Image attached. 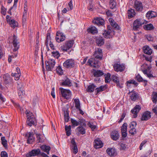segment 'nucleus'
I'll list each match as a JSON object with an SVG mask.
<instances>
[{"label": "nucleus", "mask_w": 157, "mask_h": 157, "mask_svg": "<svg viewBox=\"0 0 157 157\" xmlns=\"http://www.w3.org/2000/svg\"><path fill=\"white\" fill-rule=\"evenodd\" d=\"M45 63L46 70L48 71H52L55 65L56 62L55 60L49 59L47 61H46Z\"/></svg>", "instance_id": "5"}, {"label": "nucleus", "mask_w": 157, "mask_h": 157, "mask_svg": "<svg viewBox=\"0 0 157 157\" xmlns=\"http://www.w3.org/2000/svg\"><path fill=\"white\" fill-rule=\"evenodd\" d=\"M141 109V107L139 105H136L131 110V112L133 114V117L136 118L137 117V113L139 112Z\"/></svg>", "instance_id": "16"}, {"label": "nucleus", "mask_w": 157, "mask_h": 157, "mask_svg": "<svg viewBox=\"0 0 157 157\" xmlns=\"http://www.w3.org/2000/svg\"><path fill=\"white\" fill-rule=\"evenodd\" d=\"M78 131L82 134H84L85 133V128H78Z\"/></svg>", "instance_id": "60"}, {"label": "nucleus", "mask_w": 157, "mask_h": 157, "mask_svg": "<svg viewBox=\"0 0 157 157\" xmlns=\"http://www.w3.org/2000/svg\"><path fill=\"white\" fill-rule=\"evenodd\" d=\"M66 135L67 136H70L71 134V128H65Z\"/></svg>", "instance_id": "54"}, {"label": "nucleus", "mask_w": 157, "mask_h": 157, "mask_svg": "<svg viewBox=\"0 0 157 157\" xmlns=\"http://www.w3.org/2000/svg\"><path fill=\"white\" fill-rule=\"evenodd\" d=\"M40 154V151L39 149H34L29 151L26 154V157H30L38 155Z\"/></svg>", "instance_id": "12"}, {"label": "nucleus", "mask_w": 157, "mask_h": 157, "mask_svg": "<svg viewBox=\"0 0 157 157\" xmlns=\"http://www.w3.org/2000/svg\"><path fill=\"white\" fill-rule=\"evenodd\" d=\"M74 43L73 40L66 41L63 46H61V49L63 51L67 52L72 47Z\"/></svg>", "instance_id": "6"}, {"label": "nucleus", "mask_w": 157, "mask_h": 157, "mask_svg": "<svg viewBox=\"0 0 157 157\" xmlns=\"http://www.w3.org/2000/svg\"><path fill=\"white\" fill-rule=\"evenodd\" d=\"M106 151L107 153L110 156H114L117 154L115 149L113 148L107 149Z\"/></svg>", "instance_id": "26"}, {"label": "nucleus", "mask_w": 157, "mask_h": 157, "mask_svg": "<svg viewBox=\"0 0 157 157\" xmlns=\"http://www.w3.org/2000/svg\"><path fill=\"white\" fill-rule=\"evenodd\" d=\"M111 79L116 84L117 87L120 88H123L122 84L119 82V79L118 77L115 75H113L111 77Z\"/></svg>", "instance_id": "17"}, {"label": "nucleus", "mask_w": 157, "mask_h": 157, "mask_svg": "<svg viewBox=\"0 0 157 157\" xmlns=\"http://www.w3.org/2000/svg\"><path fill=\"white\" fill-rule=\"evenodd\" d=\"M129 132L132 135H134L136 133V128H131V129L129 130Z\"/></svg>", "instance_id": "57"}, {"label": "nucleus", "mask_w": 157, "mask_h": 157, "mask_svg": "<svg viewBox=\"0 0 157 157\" xmlns=\"http://www.w3.org/2000/svg\"><path fill=\"white\" fill-rule=\"evenodd\" d=\"M152 101L154 103L157 102V92H153L151 95Z\"/></svg>", "instance_id": "42"}, {"label": "nucleus", "mask_w": 157, "mask_h": 157, "mask_svg": "<svg viewBox=\"0 0 157 157\" xmlns=\"http://www.w3.org/2000/svg\"><path fill=\"white\" fill-rule=\"evenodd\" d=\"M120 149L122 150H125L127 148V145L125 144L121 143L120 144Z\"/></svg>", "instance_id": "53"}, {"label": "nucleus", "mask_w": 157, "mask_h": 157, "mask_svg": "<svg viewBox=\"0 0 157 157\" xmlns=\"http://www.w3.org/2000/svg\"><path fill=\"white\" fill-rule=\"evenodd\" d=\"M143 27L144 29L147 30H151L153 29L154 28L153 25L151 24L145 25Z\"/></svg>", "instance_id": "41"}, {"label": "nucleus", "mask_w": 157, "mask_h": 157, "mask_svg": "<svg viewBox=\"0 0 157 157\" xmlns=\"http://www.w3.org/2000/svg\"><path fill=\"white\" fill-rule=\"evenodd\" d=\"M65 39V36L63 34L60 32V31H58L57 32L56 39L57 42L60 43L63 41Z\"/></svg>", "instance_id": "10"}, {"label": "nucleus", "mask_w": 157, "mask_h": 157, "mask_svg": "<svg viewBox=\"0 0 157 157\" xmlns=\"http://www.w3.org/2000/svg\"><path fill=\"white\" fill-rule=\"evenodd\" d=\"M105 89V86H101L97 88L95 90V92L96 93V94H97L100 92L104 90Z\"/></svg>", "instance_id": "39"}, {"label": "nucleus", "mask_w": 157, "mask_h": 157, "mask_svg": "<svg viewBox=\"0 0 157 157\" xmlns=\"http://www.w3.org/2000/svg\"><path fill=\"white\" fill-rule=\"evenodd\" d=\"M87 125L90 128H96L97 124L95 122L90 121L87 123Z\"/></svg>", "instance_id": "46"}, {"label": "nucleus", "mask_w": 157, "mask_h": 157, "mask_svg": "<svg viewBox=\"0 0 157 157\" xmlns=\"http://www.w3.org/2000/svg\"><path fill=\"white\" fill-rule=\"evenodd\" d=\"M97 59L95 58L90 59L87 62L88 65L94 68H98L100 65V62Z\"/></svg>", "instance_id": "4"}, {"label": "nucleus", "mask_w": 157, "mask_h": 157, "mask_svg": "<svg viewBox=\"0 0 157 157\" xmlns=\"http://www.w3.org/2000/svg\"><path fill=\"white\" fill-rule=\"evenodd\" d=\"M130 98L132 100L135 101L137 98V94L135 93L132 94L130 96Z\"/></svg>", "instance_id": "55"}, {"label": "nucleus", "mask_w": 157, "mask_h": 157, "mask_svg": "<svg viewBox=\"0 0 157 157\" xmlns=\"http://www.w3.org/2000/svg\"><path fill=\"white\" fill-rule=\"evenodd\" d=\"M6 9L3 6H2L1 8V13L4 15H6Z\"/></svg>", "instance_id": "61"}, {"label": "nucleus", "mask_w": 157, "mask_h": 157, "mask_svg": "<svg viewBox=\"0 0 157 157\" xmlns=\"http://www.w3.org/2000/svg\"><path fill=\"white\" fill-rule=\"evenodd\" d=\"M111 137L113 140H116L119 138V134L117 131H113L111 134Z\"/></svg>", "instance_id": "25"}, {"label": "nucleus", "mask_w": 157, "mask_h": 157, "mask_svg": "<svg viewBox=\"0 0 157 157\" xmlns=\"http://www.w3.org/2000/svg\"><path fill=\"white\" fill-rule=\"evenodd\" d=\"M128 18L130 19L134 17L136 13L134 10L131 9L128 10Z\"/></svg>", "instance_id": "35"}, {"label": "nucleus", "mask_w": 157, "mask_h": 157, "mask_svg": "<svg viewBox=\"0 0 157 157\" xmlns=\"http://www.w3.org/2000/svg\"><path fill=\"white\" fill-rule=\"evenodd\" d=\"M74 102L75 103V107L78 109L80 108V103L79 100L78 99H75Z\"/></svg>", "instance_id": "47"}, {"label": "nucleus", "mask_w": 157, "mask_h": 157, "mask_svg": "<svg viewBox=\"0 0 157 157\" xmlns=\"http://www.w3.org/2000/svg\"><path fill=\"white\" fill-rule=\"evenodd\" d=\"M105 82H109L111 79V74L109 73H107L106 75H105Z\"/></svg>", "instance_id": "45"}, {"label": "nucleus", "mask_w": 157, "mask_h": 157, "mask_svg": "<svg viewBox=\"0 0 157 157\" xmlns=\"http://www.w3.org/2000/svg\"><path fill=\"white\" fill-rule=\"evenodd\" d=\"M151 116L150 112L146 111L143 114L141 120L142 121H147L151 118Z\"/></svg>", "instance_id": "19"}, {"label": "nucleus", "mask_w": 157, "mask_h": 157, "mask_svg": "<svg viewBox=\"0 0 157 157\" xmlns=\"http://www.w3.org/2000/svg\"><path fill=\"white\" fill-rule=\"evenodd\" d=\"M61 93L62 96L67 99H69L71 97V92L69 90L63 89V88H60Z\"/></svg>", "instance_id": "7"}, {"label": "nucleus", "mask_w": 157, "mask_h": 157, "mask_svg": "<svg viewBox=\"0 0 157 157\" xmlns=\"http://www.w3.org/2000/svg\"><path fill=\"white\" fill-rule=\"evenodd\" d=\"M93 56L96 59L101 60L103 57L102 50L100 48H95Z\"/></svg>", "instance_id": "8"}, {"label": "nucleus", "mask_w": 157, "mask_h": 157, "mask_svg": "<svg viewBox=\"0 0 157 157\" xmlns=\"http://www.w3.org/2000/svg\"><path fill=\"white\" fill-rule=\"evenodd\" d=\"M117 3L115 0H109V6L111 9H113L116 8Z\"/></svg>", "instance_id": "34"}, {"label": "nucleus", "mask_w": 157, "mask_h": 157, "mask_svg": "<svg viewBox=\"0 0 157 157\" xmlns=\"http://www.w3.org/2000/svg\"><path fill=\"white\" fill-rule=\"evenodd\" d=\"M74 63L72 59H68L63 63V66L67 68H72L74 67Z\"/></svg>", "instance_id": "14"}, {"label": "nucleus", "mask_w": 157, "mask_h": 157, "mask_svg": "<svg viewBox=\"0 0 157 157\" xmlns=\"http://www.w3.org/2000/svg\"><path fill=\"white\" fill-rule=\"evenodd\" d=\"M94 146L96 149L101 148L103 146V143L100 139L97 138L94 140Z\"/></svg>", "instance_id": "13"}, {"label": "nucleus", "mask_w": 157, "mask_h": 157, "mask_svg": "<svg viewBox=\"0 0 157 157\" xmlns=\"http://www.w3.org/2000/svg\"><path fill=\"white\" fill-rule=\"evenodd\" d=\"M143 23H142L139 20L136 19L135 20L133 24V29L134 30H137L141 26Z\"/></svg>", "instance_id": "20"}, {"label": "nucleus", "mask_w": 157, "mask_h": 157, "mask_svg": "<svg viewBox=\"0 0 157 157\" xmlns=\"http://www.w3.org/2000/svg\"><path fill=\"white\" fill-rule=\"evenodd\" d=\"M26 20L27 14H25V13H23L22 22V24L23 26H25L26 25Z\"/></svg>", "instance_id": "43"}, {"label": "nucleus", "mask_w": 157, "mask_h": 157, "mask_svg": "<svg viewBox=\"0 0 157 157\" xmlns=\"http://www.w3.org/2000/svg\"><path fill=\"white\" fill-rule=\"evenodd\" d=\"M157 16V13L152 11H149L146 13V17L148 19L155 17Z\"/></svg>", "instance_id": "24"}, {"label": "nucleus", "mask_w": 157, "mask_h": 157, "mask_svg": "<svg viewBox=\"0 0 157 157\" xmlns=\"http://www.w3.org/2000/svg\"><path fill=\"white\" fill-rule=\"evenodd\" d=\"M68 6L70 7V10H72L73 9L72 1L71 0L68 3Z\"/></svg>", "instance_id": "63"}, {"label": "nucleus", "mask_w": 157, "mask_h": 157, "mask_svg": "<svg viewBox=\"0 0 157 157\" xmlns=\"http://www.w3.org/2000/svg\"><path fill=\"white\" fill-rule=\"evenodd\" d=\"M126 115V114L125 113H123L122 115L121 116L120 120L118 122L120 123L121 121L123 120L124 118L125 117Z\"/></svg>", "instance_id": "62"}, {"label": "nucleus", "mask_w": 157, "mask_h": 157, "mask_svg": "<svg viewBox=\"0 0 157 157\" xmlns=\"http://www.w3.org/2000/svg\"><path fill=\"white\" fill-rule=\"evenodd\" d=\"M147 142V141L146 140H143L141 143L140 144V147L139 149L140 150H141L142 149V147Z\"/></svg>", "instance_id": "58"}, {"label": "nucleus", "mask_w": 157, "mask_h": 157, "mask_svg": "<svg viewBox=\"0 0 157 157\" xmlns=\"http://www.w3.org/2000/svg\"><path fill=\"white\" fill-rule=\"evenodd\" d=\"M151 67L149 66L147 64H144L141 67V70L144 75H146L148 77L151 78L155 77L153 76L151 71Z\"/></svg>", "instance_id": "2"}, {"label": "nucleus", "mask_w": 157, "mask_h": 157, "mask_svg": "<svg viewBox=\"0 0 157 157\" xmlns=\"http://www.w3.org/2000/svg\"><path fill=\"white\" fill-rule=\"evenodd\" d=\"M127 128H121V132L122 133V136L123 137V140H124V138L126 137L127 136Z\"/></svg>", "instance_id": "44"}, {"label": "nucleus", "mask_w": 157, "mask_h": 157, "mask_svg": "<svg viewBox=\"0 0 157 157\" xmlns=\"http://www.w3.org/2000/svg\"><path fill=\"white\" fill-rule=\"evenodd\" d=\"M52 55L55 58L58 59L60 56V54L59 52L57 51L53 52H52Z\"/></svg>", "instance_id": "49"}, {"label": "nucleus", "mask_w": 157, "mask_h": 157, "mask_svg": "<svg viewBox=\"0 0 157 157\" xmlns=\"http://www.w3.org/2000/svg\"><path fill=\"white\" fill-rule=\"evenodd\" d=\"M96 87V86L94 84H92L88 86L86 90L88 92H92L94 91V89Z\"/></svg>", "instance_id": "37"}, {"label": "nucleus", "mask_w": 157, "mask_h": 157, "mask_svg": "<svg viewBox=\"0 0 157 157\" xmlns=\"http://www.w3.org/2000/svg\"><path fill=\"white\" fill-rule=\"evenodd\" d=\"M12 43L14 48L13 49L14 52L17 51L19 48V42L17 39V37L14 34L12 37Z\"/></svg>", "instance_id": "9"}, {"label": "nucleus", "mask_w": 157, "mask_h": 157, "mask_svg": "<svg viewBox=\"0 0 157 157\" xmlns=\"http://www.w3.org/2000/svg\"><path fill=\"white\" fill-rule=\"evenodd\" d=\"M55 89L53 87L52 89V91L51 93V95L52 96V97L53 98H55V92H54Z\"/></svg>", "instance_id": "64"}, {"label": "nucleus", "mask_w": 157, "mask_h": 157, "mask_svg": "<svg viewBox=\"0 0 157 157\" xmlns=\"http://www.w3.org/2000/svg\"><path fill=\"white\" fill-rule=\"evenodd\" d=\"M72 149L74 150L73 152L75 154H76L78 152L77 147L76 144L72 145Z\"/></svg>", "instance_id": "51"}, {"label": "nucleus", "mask_w": 157, "mask_h": 157, "mask_svg": "<svg viewBox=\"0 0 157 157\" xmlns=\"http://www.w3.org/2000/svg\"><path fill=\"white\" fill-rule=\"evenodd\" d=\"M88 33L94 34L98 33V30L97 28L94 26H93L88 28L87 30Z\"/></svg>", "instance_id": "29"}, {"label": "nucleus", "mask_w": 157, "mask_h": 157, "mask_svg": "<svg viewBox=\"0 0 157 157\" xmlns=\"http://www.w3.org/2000/svg\"><path fill=\"white\" fill-rule=\"evenodd\" d=\"M143 49L144 52L146 54L150 55L152 53V49L148 46H144L143 48Z\"/></svg>", "instance_id": "23"}, {"label": "nucleus", "mask_w": 157, "mask_h": 157, "mask_svg": "<svg viewBox=\"0 0 157 157\" xmlns=\"http://www.w3.org/2000/svg\"><path fill=\"white\" fill-rule=\"evenodd\" d=\"M112 28L111 26H107V31L106 30H104V33L103 34V35L105 38H110V34L112 32Z\"/></svg>", "instance_id": "15"}, {"label": "nucleus", "mask_w": 157, "mask_h": 157, "mask_svg": "<svg viewBox=\"0 0 157 157\" xmlns=\"http://www.w3.org/2000/svg\"><path fill=\"white\" fill-rule=\"evenodd\" d=\"M61 84L62 86H71L72 83L70 80L68 78H67L64 81L61 83Z\"/></svg>", "instance_id": "32"}, {"label": "nucleus", "mask_w": 157, "mask_h": 157, "mask_svg": "<svg viewBox=\"0 0 157 157\" xmlns=\"http://www.w3.org/2000/svg\"><path fill=\"white\" fill-rule=\"evenodd\" d=\"M134 7L137 11L141 12L143 8L142 2L137 0H135L134 1Z\"/></svg>", "instance_id": "11"}, {"label": "nucleus", "mask_w": 157, "mask_h": 157, "mask_svg": "<svg viewBox=\"0 0 157 157\" xmlns=\"http://www.w3.org/2000/svg\"><path fill=\"white\" fill-rule=\"evenodd\" d=\"M25 114L27 115L28 121L26 122L27 127H31L33 125L35 126L36 125V121L34 115L29 110H26Z\"/></svg>", "instance_id": "1"}, {"label": "nucleus", "mask_w": 157, "mask_h": 157, "mask_svg": "<svg viewBox=\"0 0 157 157\" xmlns=\"http://www.w3.org/2000/svg\"><path fill=\"white\" fill-rule=\"evenodd\" d=\"M10 26L13 28H14L18 26V23L14 19H12L10 20V21L8 22Z\"/></svg>", "instance_id": "33"}, {"label": "nucleus", "mask_w": 157, "mask_h": 157, "mask_svg": "<svg viewBox=\"0 0 157 157\" xmlns=\"http://www.w3.org/2000/svg\"><path fill=\"white\" fill-rule=\"evenodd\" d=\"M41 148L46 152L48 154H49V151L51 149L50 147L46 145H42L40 147Z\"/></svg>", "instance_id": "36"}, {"label": "nucleus", "mask_w": 157, "mask_h": 157, "mask_svg": "<svg viewBox=\"0 0 157 157\" xmlns=\"http://www.w3.org/2000/svg\"><path fill=\"white\" fill-rule=\"evenodd\" d=\"M23 83H20L18 84V93L19 96H21L25 94V91L23 90Z\"/></svg>", "instance_id": "22"}, {"label": "nucleus", "mask_w": 157, "mask_h": 157, "mask_svg": "<svg viewBox=\"0 0 157 157\" xmlns=\"http://www.w3.org/2000/svg\"><path fill=\"white\" fill-rule=\"evenodd\" d=\"M113 68L115 71H116L122 72L124 71V67L123 65H121L118 63L114 64L113 65Z\"/></svg>", "instance_id": "21"}, {"label": "nucleus", "mask_w": 157, "mask_h": 157, "mask_svg": "<svg viewBox=\"0 0 157 157\" xmlns=\"http://www.w3.org/2000/svg\"><path fill=\"white\" fill-rule=\"evenodd\" d=\"M136 79L139 82H144L145 86H146L147 84V81L146 80H144L139 74H138L136 76Z\"/></svg>", "instance_id": "28"}, {"label": "nucleus", "mask_w": 157, "mask_h": 157, "mask_svg": "<svg viewBox=\"0 0 157 157\" xmlns=\"http://www.w3.org/2000/svg\"><path fill=\"white\" fill-rule=\"evenodd\" d=\"M4 82L6 84H7L11 82V78L10 76L8 75H4L3 77Z\"/></svg>", "instance_id": "40"}, {"label": "nucleus", "mask_w": 157, "mask_h": 157, "mask_svg": "<svg viewBox=\"0 0 157 157\" xmlns=\"http://www.w3.org/2000/svg\"><path fill=\"white\" fill-rule=\"evenodd\" d=\"M57 73L59 75H62L63 73V71L60 66H59L56 69Z\"/></svg>", "instance_id": "48"}, {"label": "nucleus", "mask_w": 157, "mask_h": 157, "mask_svg": "<svg viewBox=\"0 0 157 157\" xmlns=\"http://www.w3.org/2000/svg\"><path fill=\"white\" fill-rule=\"evenodd\" d=\"M34 141V138L33 136L32 133L29 132L28 137L27 143L28 144H32Z\"/></svg>", "instance_id": "30"}, {"label": "nucleus", "mask_w": 157, "mask_h": 157, "mask_svg": "<svg viewBox=\"0 0 157 157\" xmlns=\"http://www.w3.org/2000/svg\"><path fill=\"white\" fill-rule=\"evenodd\" d=\"M104 74L103 72L101 70H97L95 71L94 73V77H99Z\"/></svg>", "instance_id": "38"}, {"label": "nucleus", "mask_w": 157, "mask_h": 157, "mask_svg": "<svg viewBox=\"0 0 157 157\" xmlns=\"http://www.w3.org/2000/svg\"><path fill=\"white\" fill-rule=\"evenodd\" d=\"M63 111L64 113L65 121L66 122H67L69 120V111L67 109H63Z\"/></svg>", "instance_id": "31"}, {"label": "nucleus", "mask_w": 157, "mask_h": 157, "mask_svg": "<svg viewBox=\"0 0 157 157\" xmlns=\"http://www.w3.org/2000/svg\"><path fill=\"white\" fill-rule=\"evenodd\" d=\"M136 123L135 121H132L129 124V128H134L136 126Z\"/></svg>", "instance_id": "56"}, {"label": "nucleus", "mask_w": 157, "mask_h": 157, "mask_svg": "<svg viewBox=\"0 0 157 157\" xmlns=\"http://www.w3.org/2000/svg\"><path fill=\"white\" fill-rule=\"evenodd\" d=\"M1 157H8L7 153L5 151H2L1 153Z\"/></svg>", "instance_id": "59"}, {"label": "nucleus", "mask_w": 157, "mask_h": 157, "mask_svg": "<svg viewBox=\"0 0 157 157\" xmlns=\"http://www.w3.org/2000/svg\"><path fill=\"white\" fill-rule=\"evenodd\" d=\"M36 138L37 139V140L38 141V142H43V140L41 139L40 137V134L36 133Z\"/></svg>", "instance_id": "52"}, {"label": "nucleus", "mask_w": 157, "mask_h": 157, "mask_svg": "<svg viewBox=\"0 0 157 157\" xmlns=\"http://www.w3.org/2000/svg\"><path fill=\"white\" fill-rule=\"evenodd\" d=\"M93 22L94 25L98 26L103 25L104 24V20L100 17H97L95 18L93 20Z\"/></svg>", "instance_id": "18"}, {"label": "nucleus", "mask_w": 157, "mask_h": 157, "mask_svg": "<svg viewBox=\"0 0 157 157\" xmlns=\"http://www.w3.org/2000/svg\"><path fill=\"white\" fill-rule=\"evenodd\" d=\"M96 42L98 46H101L104 43V40L102 37H98L96 39Z\"/></svg>", "instance_id": "27"}, {"label": "nucleus", "mask_w": 157, "mask_h": 157, "mask_svg": "<svg viewBox=\"0 0 157 157\" xmlns=\"http://www.w3.org/2000/svg\"><path fill=\"white\" fill-rule=\"evenodd\" d=\"M127 86H128V84H132L137 86L138 85L137 82H136V81L134 80H129L127 82Z\"/></svg>", "instance_id": "50"}, {"label": "nucleus", "mask_w": 157, "mask_h": 157, "mask_svg": "<svg viewBox=\"0 0 157 157\" xmlns=\"http://www.w3.org/2000/svg\"><path fill=\"white\" fill-rule=\"evenodd\" d=\"M72 125L73 127H76L78 125L80 126L78 128H83L86 125L85 121L82 119H79L78 121L72 118L71 119Z\"/></svg>", "instance_id": "3"}]
</instances>
